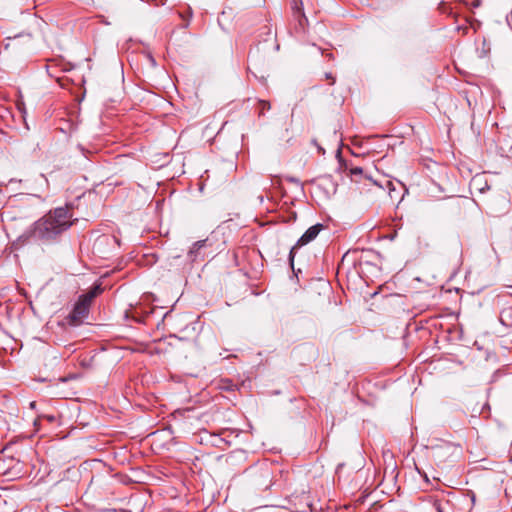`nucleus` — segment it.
Returning a JSON list of instances; mask_svg holds the SVG:
<instances>
[{"label":"nucleus","instance_id":"nucleus-1","mask_svg":"<svg viewBox=\"0 0 512 512\" xmlns=\"http://www.w3.org/2000/svg\"><path fill=\"white\" fill-rule=\"evenodd\" d=\"M72 224L68 208H57L38 221L35 226V234L41 238H53Z\"/></svg>","mask_w":512,"mask_h":512},{"label":"nucleus","instance_id":"nucleus-2","mask_svg":"<svg viewBox=\"0 0 512 512\" xmlns=\"http://www.w3.org/2000/svg\"><path fill=\"white\" fill-rule=\"evenodd\" d=\"M323 226L321 224H316L314 226H311L297 241L296 245L292 247L290 251V258L293 260L295 250L299 247H302L304 245H307L311 241H313L319 234V232L322 230Z\"/></svg>","mask_w":512,"mask_h":512},{"label":"nucleus","instance_id":"nucleus-3","mask_svg":"<svg viewBox=\"0 0 512 512\" xmlns=\"http://www.w3.org/2000/svg\"><path fill=\"white\" fill-rule=\"evenodd\" d=\"M102 291L101 287L99 285L94 286L88 293L82 295L78 302L85 304V307L89 309V306L92 302V300L100 294Z\"/></svg>","mask_w":512,"mask_h":512},{"label":"nucleus","instance_id":"nucleus-4","mask_svg":"<svg viewBox=\"0 0 512 512\" xmlns=\"http://www.w3.org/2000/svg\"><path fill=\"white\" fill-rule=\"evenodd\" d=\"M88 310L89 309L87 307H85V304L77 302L73 309V312H72V319L73 320L82 319L83 317H85L87 315Z\"/></svg>","mask_w":512,"mask_h":512},{"label":"nucleus","instance_id":"nucleus-5","mask_svg":"<svg viewBox=\"0 0 512 512\" xmlns=\"http://www.w3.org/2000/svg\"><path fill=\"white\" fill-rule=\"evenodd\" d=\"M363 170L360 167H354L350 169L351 175H359L362 174Z\"/></svg>","mask_w":512,"mask_h":512},{"label":"nucleus","instance_id":"nucleus-6","mask_svg":"<svg viewBox=\"0 0 512 512\" xmlns=\"http://www.w3.org/2000/svg\"><path fill=\"white\" fill-rule=\"evenodd\" d=\"M204 244V241H197L195 244H194V248H201Z\"/></svg>","mask_w":512,"mask_h":512}]
</instances>
